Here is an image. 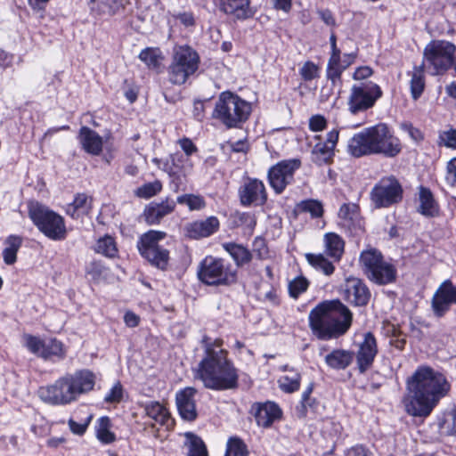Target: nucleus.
<instances>
[{
  "instance_id": "obj_1",
  "label": "nucleus",
  "mask_w": 456,
  "mask_h": 456,
  "mask_svg": "<svg viewBox=\"0 0 456 456\" xmlns=\"http://www.w3.org/2000/svg\"><path fill=\"white\" fill-rule=\"evenodd\" d=\"M450 389L443 373L429 366H419L406 380L403 398L405 411L413 417L427 418Z\"/></svg>"
},
{
  "instance_id": "obj_2",
  "label": "nucleus",
  "mask_w": 456,
  "mask_h": 456,
  "mask_svg": "<svg viewBox=\"0 0 456 456\" xmlns=\"http://www.w3.org/2000/svg\"><path fill=\"white\" fill-rule=\"evenodd\" d=\"M201 343L205 350V357L200 361L197 378L204 386L215 390L235 388L238 385V374L232 362L227 359V351L222 349L223 340L216 338L211 341L204 336Z\"/></svg>"
},
{
  "instance_id": "obj_3",
  "label": "nucleus",
  "mask_w": 456,
  "mask_h": 456,
  "mask_svg": "<svg viewBox=\"0 0 456 456\" xmlns=\"http://www.w3.org/2000/svg\"><path fill=\"white\" fill-rule=\"evenodd\" d=\"M94 385V374L88 370H79L73 373H66L52 384L40 387L37 395L47 404L65 406L77 402L81 395L92 391Z\"/></svg>"
},
{
  "instance_id": "obj_4",
  "label": "nucleus",
  "mask_w": 456,
  "mask_h": 456,
  "mask_svg": "<svg viewBox=\"0 0 456 456\" xmlns=\"http://www.w3.org/2000/svg\"><path fill=\"white\" fill-rule=\"evenodd\" d=\"M352 322V312L338 299L323 301L309 314L310 327L322 340L343 336L350 329Z\"/></svg>"
},
{
  "instance_id": "obj_5",
  "label": "nucleus",
  "mask_w": 456,
  "mask_h": 456,
  "mask_svg": "<svg viewBox=\"0 0 456 456\" xmlns=\"http://www.w3.org/2000/svg\"><path fill=\"white\" fill-rule=\"evenodd\" d=\"M402 150L400 140L384 123L364 128L355 134L348 142V151L354 157L382 154L395 157Z\"/></svg>"
},
{
  "instance_id": "obj_6",
  "label": "nucleus",
  "mask_w": 456,
  "mask_h": 456,
  "mask_svg": "<svg viewBox=\"0 0 456 456\" xmlns=\"http://www.w3.org/2000/svg\"><path fill=\"white\" fill-rule=\"evenodd\" d=\"M251 105L247 101L231 92H223L216 102L214 118L226 127H237L249 117Z\"/></svg>"
},
{
  "instance_id": "obj_7",
  "label": "nucleus",
  "mask_w": 456,
  "mask_h": 456,
  "mask_svg": "<svg viewBox=\"0 0 456 456\" xmlns=\"http://www.w3.org/2000/svg\"><path fill=\"white\" fill-rule=\"evenodd\" d=\"M198 277L209 286H228L235 283L237 271L229 261L208 256L200 265Z\"/></svg>"
},
{
  "instance_id": "obj_8",
  "label": "nucleus",
  "mask_w": 456,
  "mask_h": 456,
  "mask_svg": "<svg viewBox=\"0 0 456 456\" xmlns=\"http://www.w3.org/2000/svg\"><path fill=\"white\" fill-rule=\"evenodd\" d=\"M456 46L446 40H432L424 48L422 65L433 76L444 75L453 63Z\"/></svg>"
},
{
  "instance_id": "obj_9",
  "label": "nucleus",
  "mask_w": 456,
  "mask_h": 456,
  "mask_svg": "<svg viewBox=\"0 0 456 456\" xmlns=\"http://www.w3.org/2000/svg\"><path fill=\"white\" fill-rule=\"evenodd\" d=\"M28 216L38 230L53 240L65 239L67 230L62 216L38 202L28 206Z\"/></svg>"
},
{
  "instance_id": "obj_10",
  "label": "nucleus",
  "mask_w": 456,
  "mask_h": 456,
  "mask_svg": "<svg viewBox=\"0 0 456 456\" xmlns=\"http://www.w3.org/2000/svg\"><path fill=\"white\" fill-rule=\"evenodd\" d=\"M200 64L198 53L189 45H180L174 49L172 62L168 68L171 83L183 85L193 75Z\"/></svg>"
},
{
  "instance_id": "obj_11",
  "label": "nucleus",
  "mask_w": 456,
  "mask_h": 456,
  "mask_svg": "<svg viewBox=\"0 0 456 456\" xmlns=\"http://www.w3.org/2000/svg\"><path fill=\"white\" fill-rule=\"evenodd\" d=\"M167 236L165 232L150 230L138 241L140 254L153 266L165 270L169 261V251L159 245Z\"/></svg>"
},
{
  "instance_id": "obj_12",
  "label": "nucleus",
  "mask_w": 456,
  "mask_h": 456,
  "mask_svg": "<svg viewBox=\"0 0 456 456\" xmlns=\"http://www.w3.org/2000/svg\"><path fill=\"white\" fill-rule=\"evenodd\" d=\"M382 96V90L372 81H362L353 85L348 98V109L351 113L372 108L376 102Z\"/></svg>"
},
{
  "instance_id": "obj_13",
  "label": "nucleus",
  "mask_w": 456,
  "mask_h": 456,
  "mask_svg": "<svg viewBox=\"0 0 456 456\" xmlns=\"http://www.w3.org/2000/svg\"><path fill=\"white\" fill-rule=\"evenodd\" d=\"M403 187L394 176L383 177L372 188L370 200L376 208H388L403 199Z\"/></svg>"
},
{
  "instance_id": "obj_14",
  "label": "nucleus",
  "mask_w": 456,
  "mask_h": 456,
  "mask_svg": "<svg viewBox=\"0 0 456 456\" xmlns=\"http://www.w3.org/2000/svg\"><path fill=\"white\" fill-rule=\"evenodd\" d=\"M301 166L298 159L281 160L268 170V181L277 194H281L294 180V174Z\"/></svg>"
},
{
  "instance_id": "obj_15",
  "label": "nucleus",
  "mask_w": 456,
  "mask_h": 456,
  "mask_svg": "<svg viewBox=\"0 0 456 456\" xmlns=\"http://www.w3.org/2000/svg\"><path fill=\"white\" fill-rule=\"evenodd\" d=\"M240 202L244 207L263 206L267 201L264 183L256 178H246L238 191Z\"/></svg>"
},
{
  "instance_id": "obj_16",
  "label": "nucleus",
  "mask_w": 456,
  "mask_h": 456,
  "mask_svg": "<svg viewBox=\"0 0 456 456\" xmlns=\"http://www.w3.org/2000/svg\"><path fill=\"white\" fill-rule=\"evenodd\" d=\"M377 354L376 338L371 332H366L363 335L362 341L359 343L358 349L354 354L360 373H364L371 368Z\"/></svg>"
},
{
  "instance_id": "obj_17",
  "label": "nucleus",
  "mask_w": 456,
  "mask_h": 456,
  "mask_svg": "<svg viewBox=\"0 0 456 456\" xmlns=\"http://www.w3.org/2000/svg\"><path fill=\"white\" fill-rule=\"evenodd\" d=\"M344 298L355 306H364L370 298V292L366 284L360 279L349 277L344 284Z\"/></svg>"
},
{
  "instance_id": "obj_18",
  "label": "nucleus",
  "mask_w": 456,
  "mask_h": 456,
  "mask_svg": "<svg viewBox=\"0 0 456 456\" xmlns=\"http://www.w3.org/2000/svg\"><path fill=\"white\" fill-rule=\"evenodd\" d=\"M130 0H90L91 12L97 17L110 18L128 12Z\"/></svg>"
},
{
  "instance_id": "obj_19",
  "label": "nucleus",
  "mask_w": 456,
  "mask_h": 456,
  "mask_svg": "<svg viewBox=\"0 0 456 456\" xmlns=\"http://www.w3.org/2000/svg\"><path fill=\"white\" fill-rule=\"evenodd\" d=\"M197 390L187 387L179 390L175 395V403L179 415L183 420L194 421L198 417L195 395Z\"/></svg>"
},
{
  "instance_id": "obj_20",
  "label": "nucleus",
  "mask_w": 456,
  "mask_h": 456,
  "mask_svg": "<svg viewBox=\"0 0 456 456\" xmlns=\"http://www.w3.org/2000/svg\"><path fill=\"white\" fill-rule=\"evenodd\" d=\"M338 131L331 130L327 134L324 142L316 143L312 150V161L318 166L330 164L334 156V149L338 140Z\"/></svg>"
},
{
  "instance_id": "obj_21",
  "label": "nucleus",
  "mask_w": 456,
  "mask_h": 456,
  "mask_svg": "<svg viewBox=\"0 0 456 456\" xmlns=\"http://www.w3.org/2000/svg\"><path fill=\"white\" fill-rule=\"evenodd\" d=\"M451 304H456V286L451 281H444L437 289L432 299V307L436 316H443Z\"/></svg>"
},
{
  "instance_id": "obj_22",
  "label": "nucleus",
  "mask_w": 456,
  "mask_h": 456,
  "mask_svg": "<svg viewBox=\"0 0 456 456\" xmlns=\"http://www.w3.org/2000/svg\"><path fill=\"white\" fill-rule=\"evenodd\" d=\"M175 206L176 202L168 198L161 202H151L143 210L144 220L150 225L158 224L175 210Z\"/></svg>"
},
{
  "instance_id": "obj_23",
  "label": "nucleus",
  "mask_w": 456,
  "mask_h": 456,
  "mask_svg": "<svg viewBox=\"0 0 456 456\" xmlns=\"http://www.w3.org/2000/svg\"><path fill=\"white\" fill-rule=\"evenodd\" d=\"M220 8L238 20H247L255 14L250 7V0H220Z\"/></svg>"
},
{
  "instance_id": "obj_24",
  "label": "nucleus",
  "mask_w": 456,
  "mask_h": 456,
  "mask_svg": "<svg viewBox=\"0 0 456 456\" xmlns=\"http://www.w3.org/2000/svg\"><path fill=\"white\" fill-rule=\"evenodd\" d=\"M218 228V219L215 216H210L205 220L189 224L186 226V235L191 239L205 238L216 232Z\"/></svg>"
},
{
  "instance_id": "obj_25",
  "label": "nucleus",
  "mask_w": 456,
  "mask_h": 456,
  "mask_svg": "<svg viewBox=\"0 0 456 456\" xmlns=\"http://www.w3.org/2000/svg\"><path fill=\"white\" fill-rule=\"evenodd\" d=\"M78 140L82 148L89 154L98 156L102 151V138L95 131L82 126L79 130Z\"/></svg>"
},
{
  "instance_id": "obj_26",
  "label": "nucleus",
  "mask_w": 456,
  "mask_h": 456,
  "mask_svg": "<svg viewBox=\"0 0 456 456\" xmlns=\"http://www.w3.org/2000/svg\"><path fill=\"white\" fill-rule=\"evenodd\" d=\"M281 417V410L272 402H266L257 405L255 418L258 426L269 428L275 420Z\"/></svg>"
},
{
  "instance_id": "obj_27",
  "label": "nucleus",
  "mask_w": 456,
  "mask_h": 456,
  "mask_svg": "<svg viewBox=\"0 0 456 456\" xmlns=\"http://www.w3.org/2000/svg\"><path fill=\"white\" fill-rule=\"evenodd\" d=\"M146 416L155 421L156 424L170 428L174 426V419L169 411L159 402H150L144 405Z\"/></svg>"
},
{
  "instance_id": "obj_28",
  "label": "nucleus",
  "mask_w": 456,
  "mask_h": 456,
  "mask_svg": "<svg viewBox=\"0 0 456 456\" xmlns=\"http://www.w3.org/2000/svg\"><path fill=\"white\" fill-rule=\"evenodd\" d=\"M354 354L345 349H334L325 356L327 365L334 370H345L353 362Z\"/></svg>"
},
{
  "instance_id": "obj_29",
  "label": "nucleus",
  "mask_w": 456,
  "mask_h": 456,
  "mask_svg": "<svg viewBox=\"0 0 456 456\" xmlns=\"http://www.w3.org/2000/svg\"><path fill=\"white\" fill-rule=\"evenodd\" d=\"M419 206L418 211L427 216L433 217L438 215L439 208L436 202L431 191L426 187L420 186L419 192Z\"/></svg>"
},
{
  "instance_id": "obj_30",
  "label": "nucleus",
  "mask_w": 456,
  "mask_h": 456,
  "mask_svg": "<svg viewBox=\"0 0 456 456\" xmlns=\"http://www.w3.org/2000/svg\"><path fill=\"white\" fill-rule=\"evenodd\" d=\"M183 436V449L186 451V456H208L207 446L199 436L192 432H185Z\"/></svg>"
},
{
  "instance_id": "obj_31",
  "label": "nucleus",
  "mask_w": 456,
  "mask_h": 456,
  "mask_svg": "<svg viewBox=\"0 0 456 456\" xmlns=\"http://www.w3.org/2000/svg\"><path fill=\"white\" fill-rule=\"evenodd\" d=\"M367 277L375 283L387 284L395 280L396 270L394 265L383 260L381 264L378 265V268L372 270Z\"/></svg>"
},
{
  "instance_id": "obj_32",
  "label": "nucleus",
  "mask_w": 456,
  "mask_h": 456,
  "mask_svg": "<svg viewBox=\"0 0 456 456\" xmlns=\"http://www.w3.org/2000/svg\"><path fill=\"white\" fill-rule=\"evenodd\" d=\"M222 247L234 260L237 267L248 264L252 259V253L241 244L226 242Z\"/></svg>"
},
{
  "instance_id": "obj_33",
  "label": "nucleus",
  "mask_w": 456,
  "mask_h": 456,
  "mask_svg": "<svg viewBox=\"0 0 456 456\" xmlns=\"http://www.w3.org/2000/svg\"><path fill=\"white\" fill-rule=\"evenodd\" d=\"M324 245L327 254L334 258L339 260L344 252L345 242L343 239L334 232H328L324 235Z\"/></svg>"
},
{
  "instance_id": "obj_34",
  "label": "nucleus",
  "mask_w": 456,
  "mask_h": 456,
  "mask_svg": "<svg viewBox=\"0 0 456 456\" xmlns=\"http://www.w3.org/2000/svg\"><path fill=\"white\" fill-rule=\"evenodd\" d=\"M22 238L18 235H10L4 240L5 248L3 258L6 265H13L17 260V252L22 245Z\"/></svg>"
},
{
  "instance_id": "obj_35",
  "label": "nucleus",
  "mask_w": 456,
  "mask_h": 456,
  "mask_svg": "<svg viewBox=\"0 0 456 456\" xmlns=\"http://www.w3.org/2000/svg\"><path fill=\"white\" fill-rule=\"evenodd\" d=\"M92 200L84 193H78L73 202L67 208V214L73 218H78L81 215L88 213L91 209Z\"/></svg>"
},
{
  "instance_id": "obj_36",
  "label": "nucleus",
  "mask_w": 456,
  "mask_h": 456,
  "mask_svg": "<svg viewBox=\"0 0 456 456\" xmlns=\"http://www.w3.org/2000/svg\"><path fill=\"white\" fill-rule=\"evenodd\" d=\"M383 260L382 254L375 248L364 250L360 256V263L366 275L372 272V270L377 269L378 265L381 264Z\"/></svg>"
},
{
  "instance_id": "obj_37",
  "label": "nucleus",
  "mask_w": 456,
  "mask_h": 456,
  "mask_svg": "<svg viewBox=\"0 0 456 456\" xmlns=\"http://www.w3.org/2000/svg\"><path fill=\"white\" fill-rule=\"evenodd\" d=\"M308 264L315 270L322 272L325 275L330 276L335 271V266L322 254H305Z\"/></svg>"
},
{
  "instance_id": "obj_38",
  "label": "nucleus",
  "mask_w": 456,
  "mask_h": 456,
  "mask_svg": "<svg viewBox=\"0 0 456 456\" xmlns=\"http://www.w3.org/2000/svg\"><path fill=\"white\" fill-rule=\"evenodd\" d=\"M351 64V61H346V64L342 63H330L327 65L326 76L329 80H330L333 87L338 88V93L341 90L342 81L341 75L342 72Z\"/></svg>"
},
{
  "instance_id": "obj_39",
  "label": "nucleus",
  "mask_w": 456,
  "mask_h": 456,
  "mask_svg": "<svg viewBox=\"0 0 456 456\" xmlns=\"http://www.w3.org/2000/svg\"><path fill=\"white\" fill-rule=\"evenodd\" d=\"M424 66L421 64L415 67L411 79V93L414 100H417L424 91L425 78H424Z\"/></svg>"
},
{
  "instance_id": "obj_40",
  "label": "nucleus",
  "mask_w": 456,
  "mask_h": 456,
  "mask_svg": "<svg viewBox=\"0 0 456 456\" xmlns=\"http://www.w3.org/2000/svg\"><path fill=\"white\" fill-rule=\"evenodd\" d=\"M300 374L296 370H290L289 373L282 376L278 380L280 388L286 393H293L299 388Z\"/></svg>"
},
{
  "instance_id": "obj_41",
  "label": "nucleus",
  "mask_w": 456,
  "mask_h": 456,
  "mask_svg": "<svg viewBox=\"0 0 456 456\" xmlns=\"http://www.w3.org/2000/svg\"><path fill=\"white\" fill-rule=\"evenodd\" d=\"M338 215L344 225L350 226L359 216V207L354 203H345L340 207Z\"/></svg>"
},
{
  "instance_id": "obj_42",
  "label": "nucleus",
  "mask_w": 456,
  "mask_h": 456,
  "mask_svg": "<svg viewBox=\"0 0 456 456\" xmlns=\"http://www.w3.org/2000/svg\"><path fill=\"white\" fill-rule=\"evenodd\" d=\"M139 59L144 62L148 68L157 69L160 61L163 59L161 56V53L158 48H145L143 49L140 54Z\"/></svg>"
},
{
  "instance_id": "obj_43",
  "label": "nucleus",
  "mask_w": 456,
  "mask_h": 456,
  "mask_svg": "<svg viewBox=\"0 0 456 456\" xmlns=\"http://www.w3.org/2000/svg\"><path fill=\"white\" fill-rule=\"evenodd\" d=\"M95 251L107 257H115L118 253L116 242L110 236H105L98 240Z\"/></svg>"
},
{
  "instance_id": "obj_44",
  "label": "nucleus",
  "mask_w": 456,
  "mask_h": 456,
  "mask_svg": "<svg viewBox=\"0 0 456 456\" xmlns=\"http://www.w3.org/2000/svg\"><path fill=\"white\" fill-rule=\"evenodd\" d=\"M224 456H249V452L240 438L231 437L227 441Z\"/></svg>"
},
{
  "instance_id": "obj_45",
  "label": "nucleus",
  "mask_w": 456,
  "mask_h": 456,
  "mask_svg": "<svg viewBox=\"0 0 456 456\" xmlns=\"http://www.w3.org/2000/svg\"><path fill=\"white\" fill-rule=\"evenodd\" d=\"M65 355L63 345L57 339H51L48 342H44L43 351L41 357L48 359L52 356L62 358Z\"/></svg>"
},
{
  "instance_id": "obj_46",
  "label": "nucleus",
  "mask_w": 456,
  "mask_h": 456,
  "mask_svg": "<svg viewBox=\"0 0 456 456\" xmlns=\"http://www.w3.org/2000/svg\"><path fill=\"white\" fill-rule=\"evenodd\" d=\"M176 203L186 205L191 211L200 210L205 208L206 202L200 195L183 194L177 197Z\"/></svg>"
},
{
  "instance_id": "obj_47",
  "label": "nucleus",
  "mask_w": 456,
  "mask_h": 456,
  "mask_svg": "<svg viewBox=\"0 0 456 456\" xmlns=\"http://www.w3.org/2000/svg\"><path fill=\"white\" fill-rule=\"evenodd\" d=\"M161 183L159 181H155L153 183H148L140 186L139 188H137L135 193L140 198L149 199L151 197L155 196L158 192L161 191Z\"/></svg>"
},
{
  "instance_id": "obj_48",
  "label": "nucleus",
  "mask_w": 456,
  "mask_h": 456,
  "mask_svg": "<svg viewBox=\"0 0 456 456\" xmlns=\"http://www.w3.org/2000/svg\"><path fill=\"white\" fill-rule=\"evenodd\" d=\"M308 285L309 282L305 277L300 276L294 279L289 284L290 296L294 298H297L301 293L307 289Z\"/></svg>"
},
{
  "instance_id": "obj_49",
  "label": "nucleus",
  "mask_w": 456,
  "mask_h": 456,
  "mask_svg": "<svg viewBox=\"0 0 456 456\" xmlns=\"http://www.w3.org/2000/svg\"><path fill=\"white\" fill-rule=\"evenodd\" d=\"M108 418H102L100 419V427L97 430V437L99 440L105 444L111 443L115 440V436L108 429Z\"/></svg>"
},
{
  "instance_id": "obj_50",
  "label": "nucleus",
  "mask_w": 456,
  "mask_h": 456,
  "mask_svg": "<svg viewBox=\"0 0 456 456\" xmlns=\"http://www.w3.org/2000/svg\"><path fill=\"white\" fill-rule=\"evenodd\" d=\"M302 209L305 212H309L313 217H321L323 214L322 204L315 200L303 201Z\"/></svg>"
},
{
  "instance_id": "obj_51",
  "label": "nucleus",
  "mask_w": 456,
  "mask_h": 456,
  "mask_svg": "<svg viewBox=\"0 0 456 456\" xmlns=\"http://www.w3.org/2000/svg\"><path fill=\"white\" fill-rule=\"evenodd\" d=\"M26 346L30 352L41 356V352L44 347V341L39 338L31 335L25 336Z\"/></svg>"
},
{
  "instance_id": "obj_52",
  "label": "nucleus",
  "mask_w": 456,
  "mask_h": 456,
  "mask_svg": "<svg viewBox=\"0 0 456 456\" xmlns=\"http://www.w3.org/2000/svg\"><path fill=\"white\" fill-rule=\"evenodd\" d=\"M299 73L304 80L310 81L317 77L318 67L312 61H306L300 69Z\"/></svg>"
},
{
  "instance_id": "obj_53",
  "label": "nucleus",
  "mask_w": 456,
  "mask_h": 456,
  "mask_svg": "<svg viewBox=\"0 0 456 456\" xmlns=\"http://www.w3.org/2000/svg\"><path fill=\"white\" fill-rule=\"evenodd\" d=\"M445 182L449 186H456V158L447 163Z\"/></svg>"
},
{
  "instance_id": "obj_54",
  "label": "nucleus",
  "mask_w": 456,
  "mask_h": 456,
  "mask_svg": "<svg viewBox=\"0 0 456 456\" xmlns=\"http://www.w3.org/2000/svg\"><path fill=\"white\" fill-rule=\"evenodd\" d=\"M440 141L448 148L456 149V130L443 131L439 135Z\"/></svg>"
},
{
  "instance_id": "obj_55",
  "label": "nucleus",
  "mask_w": 456,
  "mask_h": 456,
  "mask_svg": "<svg viewBox=\"0 0 456 456\" xmlns=\"http://www.w3.org/2000/svg\"><path fill=\"white\" fill-rule=\"evenodd\" d=\"M123 396V388L120 383L113 386L110 391L105 395L104 400L107 403H119Z\"/></svg>"
},
{
  "instance_id": "obj_56",
  "label": "nucleus",
  "mask_w": 456,
  "mask_h": 456,
  "mask_svg": "<svg viewBox=\"0 0 456 456\" xmlns=\"http://www.w3.org/2000/svg\"><path fill=\"white\" fill-rule=\"evenodd\" d=\"M177 143L183 151L186 156H191L193 153L198 151L197 146L193 143V142L188 137H183L177 141Z\"/></svg>"
},
{
  "instance_id": "obj_57",
  "label": "nucleus",
  "mask_w": 456,
  "mask_h": 456,
  "mask_svg": "<svg viewBox=\"0 0 456 456\" xmlns=\"http://www.w3.org/2000/svg\"><path fill=\"white\" fill-rule=\"evenodd\" d=\"M373 70L368 66H362L355 69L353 74V78L357 82L368 81L367 79L371 77Z\"/></svg>"
},
{
  "instance_id": "obj_58",
  "label": "nucleus",
  "mask_w": 456,
  "mask_h": 456,
  "mask_svg": "<svg viewBox=\"0 0 456 456\" xmlns=\"http://www.w3.org/2000/svg\"><path fill=\"white\" fill-rule=\"evenodd\" d=\"M254 252L257 255L258 258L264 259L268 256V249L266 248L265 240L262 238H256L254 240Z\"/></svg>"
},
{
  "instance_id": "obj_59",
  "label": "nucleus",
  "mask_w": 456,
  "mask_h": 456,
  "mask_svg": "<svg viewBox=\"0 0 456 456\" xmlns=\"http://www.w3.org/2000/svg\"><path fill=\"white\" fill-rule=\"evenodd\" d=\"M309 126L312 131H322L326 126V119L321 115L313 116L309 120Z\"/></svg>"
},
{
  "instance_id": "obj_60",
  "label": "nucleus",
  "mask_w": 456,
  "mask_h": 456,
  "mask_svg": "<svg viewBox=\"0 0 456 456\" xmlns=\"http://www.w3.org/2000/svg\"><path fill=\"white\" fill-rule=\"evenodd\" d=\"M346 456H373V453L363 445H355L348 449Z\"/></svg>"
},
{
  "instance_id": "obj_61",
  "label": "nucleus",
  "mask_w": 456,
  "mask_h": 456,
  "mask_svg": "<svg viewBox=\"0 0 456 456\" xmlns=\"http://www.w3.org/2000/svg\"><path fill=\"white\" fill-rule=\"evenodd\" d=\"M175 18L181 21L185 27L193 26L195 23L194 16L191 12H184L175 15Z\"/></svg>"
},
{
  "instance_id": "obj_62",
  "label": "nucleus",
  "mask_w": 456,
  "mask_h": 456,
  "mask_svg": "<svg viewBox=\"0 0 456 456\" xmlns=\"http://www.w3.org/2000/svg\"><path fill=\"white\" fill-rule=\"evenodd\" d=\"M240 223L247 227L252 229L256 226V221L254 215L250 213H242L239 216Z\"/></svg>"
},
{
  "instance_id": "obj_63",
  "label": "nucleus",
  "mask_w": 456,
  "mask_h": 456,
  "mask_svg": "<svg viewBox=\"0 0 456 456\" xmlns=\"http://www.w3.org/2000/svg\"><path fill=\"white\" fill-rule=\"evenodd\" d=\"M69 426L72 433L76 435H83L87 428L88 423H77L73 419H69Z\"/></svg>"
},
{
  "instance_id": "obj_64",
  "label": "nucleus",
  "mask_w": 456,
  "mask_h": 456,
  "mask_svg": "<svg viewBox=\"0 0 456 456\" xmlns=\"http://www.w3.org/2000/svg\"><path fill=\"white\" fill-rule=\"evenodd\" d=\"M402 127L408 132L409 135L414 141L422 140L423 136L421 132L418 128L413 127L411 124H403Z\"/></svg>"
}]
</instances>
